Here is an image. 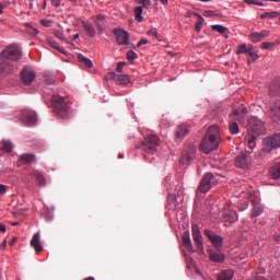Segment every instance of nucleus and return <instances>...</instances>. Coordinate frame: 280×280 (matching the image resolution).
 Here are the masks:
<instances>
[{
	"label": "nucleus",
	"mask_w": 280,
	"mask_h": 280,
	"mask_svg": "<svg viewBox=\"0 0 280 280\" xmlns=\"http://www.w3.org/2000/svg\"><path fill=\"white\" fill-rule=\"evenodd\" d=\"M218 148H220V126L213 125L209 127L208 132L201 140L199 150L205 154H211Z\"/></svg>",
	"instance_id": "f257e3e1"
},
{
	"label": "nucleus",
	"mask_w": 280,
	"mask_h": 280,
	"mask_svg": "<svg viewBox=\"0 0 280 280\" xmlns=\"http://www.w3.org/2000/svg\"><path fill=\"white\" fill-rule=\"evenodd\" d=\"M280 148V133H273L262 139V149L255 153L256 159H268L273 150Z\"/></svg>",
	"instance_id": "f03ea898"
},
{
	"label": "nucleus",
	"mask_w": 280,
	"mask_h": 280,
	"mask_svg": "<svg viewBox=\"0 0 280 280\" xmlns=\"http://www.w3.org/2000/svg\"><path fill=\"white\" fill-rule=\"evenodd\" d=\"M52 110L59 119H69L71 117V106H69V101L60 95H55L51 97Z\"/></svg>",
	"instance_id": "7ed1b4c3"
},
{
	"label": "nucleus",
	"mask_w": 280,
	"mask_h": 280,
	"mask_svg": "<svg viewBox=\"0 0 280 280\" xmlns=\"http://www.w3.org/2000/svg\"><path fill=\"white\" fill-rule=\"evenodd\" d=\"M218 183H220L219 175L206 173L199 182L196 196H200V194H209V191H211V189H213Z\"/></svg>",
	"instance_id": "20e7f679"
},
{
	"label": "nucleus",
	"mask_w": 280,
	"mask_h": 280,
	"mask_svg": "<svg viewBox=\"0 0 280 280\" xmlns=\"http://www.w3.org/2000/svg\"><path fill=\"white\" fill-rule=\"evenodd\" d=\"M159 145H161V139L159 136L151 133L144 137V140L138 147L142 152H147V154H154L156 150H159Z\"/></svg>",
	"instance_id": "39448f33"
},
{
	"label": "nucleus",
	"mask_w": 280,
	"mask_h": 280,
	"mask_svg": "<svg viewBox=\"0 0 280 280\" xmlns=\"http://www.w3.org/2000/svg\"><path fill=\"white\" fill-rule=\"evenodd\" d=\"M0 58L1 60H12L16 62L23 58V50H21V47L16 44L9 45L0 52Z\"/></svg>",
	"instance_id": "423d86ee"
},
{
	"label": "nucleus",
	"mask_w": 280,
	"mask_h": 280,
	"mask_svg": "<svg viewBox=\"0 0 280 280\" xmlns=\"http://www.w3.org/2000/svg\"><path fill=\"white\" fill-rule=\"evenodd\" d=\"M247 132L248 135H254L257 137L266 135V122L258 119L257 116H252L248 118Z\"/></svg>",
	"instance_id": "0eeeda50"
},
{
	"label": "nucleus",
	"mask_w": 280,
	"mask_h": 280,
	"mask_svg": "<svg viewBox=\"0 0 280 280\" xmlns=\"http://www.w3.org/2000/svg\"><path fill=\"white\" fill-rule=\"evenodd\" d=\"M196 159V147L194 143H189L182 152V158L179 160L180 165H191Z\"/></svg>",
	"instance_id": "6e6552de"
},
{
	"label": "nucleus",
	"mask_w": 280,
	"mask_h": 280,
	"mask_svg": "<svg viewBox=\"0 0 280 280\" xmlns=\"http://www.w3.org/2000/svg\"><path fill=\"white\" fill-rule=\"evenodd\" d=\"M20 119L28 127L36 126L38 124V115H36V112L27 108L22 110Z\"/></svg>",
	"instance_id": "1a4fd4ad"
},
{
	"label": "nucleus",
	"mask_w": 280,
	"mask_h": 280,
	"mask_svg": "<svg viewBox=\"0 0 280 280\" xmlns=\"http://www.w3.org/2000/svg\"><path fill=\"white\" fill-rule=\"evenodd\" d=\"M234 163L235 167H238L240 170H248V167H250V153L243 152L238 154Z\"/></svg>",
	"instance_id": "9d476101"
},
{
	"label": "nucleus",
	"mask_w": 280,
	"mask_h": 280,
	"mask_svg": "<svg viewBox=\"0 0 280 280\" xmlns=\"http://www.w3.org/2000/svg\"><path fill=\"white\" fill-rule=\"evenodd\" d=\"M268 117L275 124H279V121H280V101H275V102L270 103V107L268 110Z\"/></svg>",
	"instance_id": "9b49d317"
},
{
	"label": "nucleus",
	"mask_w": 280,
	"mask_h": 280,
	"mask_svg": "<svg viewBox=\"0 0 280 280\" xmlns=\"http://www.w3.org/2000/svg\"><path fill=\"white\" fill-rule=\"evenodd\" d=\"M106 79L115 80L117 84H124V85L130 84V75L121 74V72H118V73L115 71L108 72L106 75Z\"/></svg>",
	"instance_id": "f8f14e48"
},
{
	"label": "nucleus",
	"mask_w": 280,
	"mask_h": 280,
	"mask_svg": "<svg viewBox=\"0 0 280 280\" xmlns=\"http://www.w3.org/2000/svg\"><path fill=\"white\" fill-rule=\"evenodd\" d=\"M191 233L196 247L198 248V250L203 252L205 245L202 244V234L200 233V226H198V224H192Z\"/></svg>",
	"instance_id": "ddd939ff"
},
{
	"label": "nucleus",
	"mask_w": 280,
	"mask_h": 280,
	"mask_svg": "<svg viewBox=\"0 0 280 280\" xmlns=\"http://www.w3.org/2000/svg\"><path fill=\"white\" fill-rule=\"evenodd\" d=\"M114 34L118 45H130V34L124 28H115Z\"/></svg>",
	"instance_id": "4468645a"
},
{
	"label": "nucleus",
	"mask_w": 280,
	"mask_h": 280,
	"mask_svg": "<svg viewBox=\"0 0 280 280\" xmlns=\"http://www.w3.org/2000/svg\"><path fill=\"white\" fill-rule=\"evenodd\" d=\"M205 235L210 240L211 244H213L215 248H222V244L224 243V238H222V236L215 234L211 230H205Z\"/></svg>",
	"instance_id": "2eb2a0df"
},
{
	"label": "nucleus",
	"mask_w": 280,
	"mask_h": 280,
	"mask_svg": "<svg viewBox=\"0 0 280 280\" xmlns=\"http://www.w3.org/2000/svg\"><path fill=\"white\" fill-rule=\"evenodd\" d=\"M32 163H36V154L24 153L19 156L16 165L18 167H23V165H32Z\"/></svg>",
	"instance_id": "dca6fc26"
},
{
	"label": "nucleus",
	"mask_w": 280,
	"mask_h": 280,
	"mask_svg": "<svg viewBox=\"0 0 280 280\" xmlns=\"http://www.w3.org/2000/svg\"><path fill=\"white\" fill-rule=\"evenodd\" d=\"M30 244L31 248H33L37 255H40V253H43L44 247L43 243H40V232H37L33 235Z\"/></svg>",
	"instance_id": "f3484780"
},
{
	"label": "nucleus",
	"mask_w": 280,
	"mask_h": 280,
	"mask_svg": "<svg viewBox=\"0 0 280 280\" xmlns=\"http://www.w3.org/2000/svg\"><path fill=\"white\" fill-rule=\"evenodd\" d=\"M230 115L232 117H238V121H244L248 117V109L244 105H241L237 109H233Z\"/></svg>",
	"instance_id": "a211bd4d"
},
{
	"label": "nucleus",
	"mask_w": 280,
	"mask_h": 280,
	"mask_svg": "<svg viewBox=\"0 0 280 280\" xmlns=\"http://www.w3.org/2000/svg\"><path fill=\"white\" fill-rule=\"evenodd\" d=\"M186 135H189V127L185 124L177 126L175 131V141L184 140Z\"/></svg>",
	"instance_id": "6ab92c4d"
},
{
	"label": "nucleus",
	"mask_w": 280,
	"mask_h": 280,
	"mask_svg": "<svg viewBox=\"0 0 280 280\" xmlns=\"http://www.w3.org/2000/svg\"><path fill=\"white\" fill-rule=\"evenodd\" d=\"M20 78L22 80V84H25V86H30L32 82L36 79V73L32 71H22L20 74Z\"/></svg>",
	"instance_id": "aec40b11"
},
{
	"label": "nucleus",
	"mask_w": 280,
	"mask_h": 280,
	"mask_svg": "<svg viewBox=\"0 0 280 280\" xmlns=\"http://www.w3.org/2000/svg\"><path fill=\"white\" fill-rule=\"evenodd\" d=\"M222 218L225 220V222H229L230 224H235L237 222V211L235 210H225L223 211Z\"/></svg>",
	"instance_id": "412c9836"
},
{
	"label": "nucleus",
	"mask_w": 280,
	"mask_h": 280,
	"mask_svg": "<svg viewBox=\"0 0 280 280\" xmlns=\"http://www.w3.org/2000/svg\"><path fill=\"white\" fill-rule=\"evenodd\" d=\"M270 36L269 31H261L260 33L255 32L249 35V38L252 43H261L265 38H268Z\"/></svg>",
	"instance_id": "4be33fe9"
},
{
	"label": "nucleus",
	"mask_w": 280,
	"mask_h": 280,
	"mask_svg": "<svg viewBox=\"0 0 280 280\" xmlns=\"http://www.w3.org/2000/svg\"><path fill=\"white\" fill-rule=\"evenodd\" d=\"M269 93L275 97H280V78H277L271 82Z\"/></svg>",
	"instance_id": "5701e85b"
},
{
	"label": "nucleus",
	"mask_w": 280,
	"mask_h": 280,
	"mask_svg": "<svg viewBox=\"0 0 280 280\" xmlns=\"http://www.w3.org/2000/svg\"><path fill=\"white\" fill-rule=\"evenodd\" d=\"M209 259L214 264H224V254H222L221 252L211 250L209 253Z\"/></svg>",
	"instance_id": "b1692460"
},
{
	"label": "nucleus",
	"mask_w": 280,
	"mask_h": 280,
	"mask_svg": "<svg viewBox=\"0 0 280 280\" xmlns=\"http://www.w3.org/2000/svg\"><path fill=\"white\" fill-rule=\"evenodd\" d=\"M182 244L184 247H186L188 253H194V245L191 244L189 232L184 233V235L182 236Z\"/></svg>",
	"instance_id": "393cba45"
},
{
	"label": "nucleus",
	"mask_w": 280,
	"mask_h": 280,
	"mask_svg": "<svg viewBox=\"0 0 280 280\" xmlns=\"http://www.w3.org/2000/svg\"><path fill=\"white\" fill-rule=\"evenodd\" d=\"M269 176L273 180H279L280 178V162L276 163L269 168Z\"/></svg>",
	"instance_id": "a878e982"
},
{
	"label": "nucleus",
	"mask_w": 280,
	"mask_h": 280,
	"mask_svg": "<svg viewBox=\"0 0 280 280\" xmlns=\"http://www.w3.org/2000/svg\"><path fill=\"white\" fill-rule=\"evenodd\" d=\"M32 176H34L39 187H45V185H47V179H45V175H43V173L35 171L33 172Z\"/></svg>",
	"instance_id": "bb28decb"
},
{
	"label": "nucleus",
	"mask_w": 280,
	"mask_h": 280,
	"mask_svg": "<svg viewBox=\"0 0 280 280\" xmlns=\"http://www.w3.org/2000/svg\"><path fill=\"white\" fill-rule=\"evenodd\" d=\"M235 272L231 269H225L218 273V280H232Z\"/></svg>",
	"instance_id": "cd10ccee"
},
{
	"label": "nucleus",
	"mask_w": 280,
	"mask_h": 280,
	"mask_svg": "<svg viewBox=\"0 0 280 280\" xmlns=\"http://www.w3.org/2000/svg\"><path fill=\"white\" fill-rule=\"evenodd\" d=\"M82 25H83L88 36L90 38H95V34H97V32L95 31V26H93V24L88 23V22H82Z\"/></svg>",
	"instance_id": "c85d7f7f"
},
{
	"label": "nucleus",
	"mask_w": 280,
	"mask_h": 280,
	"mask_svg": "<svg viewBox=\"0 0 280 280\" xmlns=\"http://www.w3.org/2000/svg\"><path fill=\"white\" fill-rule=\"evenodd\" d=\"M177 206H178V200L176 199V195H174L172 192H168V195H167V207H168V209L174 211V209H176Z\"/></svg>",
	"instance_id": "c756f323"
},
{
	"label": "nucleus",
	"mask_w": 280,
	"mask_h": 280,
	"mask_svg": "<svg viewBox=\"0 0 280 280\" xmlns=\"http://www.w3.org/2000/svg\"><path fill=\"white\" fill-rule=\"evenodd\" d=\"M47 45H49V47H52V49H56L57 51H60V54H63V56H68L69 52L67 50H65V48H61L58 43H56V40L48 38L46 40Z\"/></svg>",
	"instance_id": "7c9ffc66"
},
{
	"label": "nucleus",
	"mask_w": 280,
	"mask_h": 280,
	"mask_svg": "<svg viewBox=\"0 0 280 280\" xmlns=\"http://www.w3.org/2000/svg\"><path fill=\"white\" fill-rule=\"evenodd\" d=\"M212 32H218L219 34H222V36H225V38H229V28L223 26V25H220V24H217V25H212Z\"/></svg>",
	"instance_id": "2f4dec72"
},
{
	"label": "nucleus",
	"mask_w": 280,
	"mask_h": 280,
	"mask_svg": "<svg viewBox=\"0 0 280 280\" xmlns=\"http://www.w3.org/2000/svg\"><path fill=\"white\" fill-rule=\"evenodd\" d=\"M194 16L198 18V22L196 23V26H195V32L200 34V32L202 30V25H205V18H202V15H200L198 13H194Z\"/></svg>",
	"instance_id": "473e14b6"
},
{
	"label": "nucleus",
	"mask_w": 280,
	"mask_h": 280,
	"mask_svg": "<svg viewBox=\"0 0 280 280\" xmlns=\"http://www.w3.org/2000/svg\"><path fill=\"white\" fill-rule=\"evenodd\" d=\"M78 60L81 62V65H85L88 69H93V61L91 59L84 57L83 55H78Z\"/></svg>",
	"instance_id": "72a5a7b5"
},
{
	"label": "nucleus",
	"mask_w": 280,
	"mask_h": 280,
	"mask_svg": "<svg viewBox=\"0 0 280 280\" xmlns=\"http://www.w3.org/2000/svg\"><path fill=\"white\" fill-rule=\"evenodd\" d=\"M133 12L136 21H138V23H143V15H141L143 14V7H136Z\"/></svg>",
	"instance_id": "f704fd0d"
},
{
	"label": "nucleus",
	"mask_w": 280,
	"mask_h": 280,
	"mask_svg": "<svg viewBox=\"0 0 280 280\" xmlns=\"http://www.w3.org/2000/svg\"><path fill=\"white\" fill-rule=\"evenodd\" d=\"M24 27L26 28V33L30 34L31 36H38V28L36 26H33L30 23H25Z\"/></svg>",
	"instance_id": "c9c22d12"
},
{
	"label": "nucleus",
	"mask_w": 280,
	"mask_h": 280,
	"mask_svg": "<svg viewBox=\"0 0 280 280\" xmlns=\"http://www.w3.org/2000/svg\"><path fill=\"white\" fill-rule=\"evenodd\" d=\"M14 70V66L8 60H3L0 62V71H12Z\"/></svg>",
	"instance_id": "e433bc0d"
},
{
	"label": "nucleus",
	"mask_w": 280,
	"mask_h": 280,
	"mask_svg": "<svg viewBox=\"0 0 280 280\" xmlns=\"http://www.w3.org/2000/svg\"><path fill=\"white\" fill-rule=\"evenodd\" d=\"M229 131L232 135H240V125L235 121H230L229 124Z\"/></svg>",
	"instance_id": "4c0bfd02"
},
{
	"label": "nucleus",
	"mask_w": 280,
	"mask_h": 280,
	"mask_svg": "<svg viewBox=\"0 0 280 280\" xmlns=\"http://www.w3.org/2000/svg\"><path fill=\"white\" fill-rule=\"evenodd\" d=\"M247 56H249L250 59H248V61L250 62H255V60H257V58H259V55H257V50H255V48L253 46L249 45V50L247 51Z\"/></svg>",
	"instance_id": "58836bf2"
},
{
	"label": "nucleus",
	"mask_w": 280,
	"mask_h": 280,
	"mask_svg": "<svg viewBox=\"0 0 280 280\" xmlns=\"http://www.w3.org/2000/svg\"><path fill=\"white\" fill-rule=\"evenodd\" d=\"M257 137H259V136L249 135V138L247 140V145H248L249 150H255V148L257 145V142H256Z\"/></svg>",
	"instance_id": "ea45409f"
},
{
	"label": "nucleus",
	"mask_w": 280,
	"mask_h": 280,
	"mask_svg": "<svg viewBox=\"0 0 280 280\" xmlns=\"http://www.w3.org/2000/svg\"><path fill=\"white\" fill-rule=\"evenodd\" d=\"M279 16V12L271 11V12H265L260 15V19H277Z\"/></svg>",
	"instance_id": "a19ab883"
},
{
	"label": "nucleus",
	"mask_w": 280,
	"mask_h": 280,
	"mask_svg": "<svg viewBox=\"0 0 280 280\" xmlns=\"http://www.w3.org/2000/svg\"><path fill=\"white\" fill-rule=\"evenodd\" d=\"M1 150L3 152H12V142L7 141V140L2 141Z\"/></svg>",
	"instance_id": "79ce46f5"
},
{
	"label": "nucleus",
	"mask_w": 280,
	"mask_h": 280,
	"mask_svg": "<svg viewBox=\"0 0 280 280\" xmlns=\"http://www.w3.org/2000/svg\"><path fill=\"white\" fill-rule=\"evenodd\" d=\"M250 49V45L249 46H246V44H242L241 46H238L237 50H236V54L240 55V54H248Z\"/></svg>",
	"instance_id": "37998d69"
},
{
	"label": "nucleus",
	"mask_w": 280,
	"mask_h": 280,
	"mask_svg": "<svg viewBox=\"0 0 280 280\" xmlns=\"http://www.w3.org/2000/svg\"><path fill=\"white\" fill-rule=\"evenodd\" d=\"M264 213V210L260 207H254L252 211V218H259Z\"/></svg>",
	"instance_id": "c03bdc74"
},
{
	"label": "nucleus",
	"mask_w": 280,
	"mask_h": 280,
	"mask_svg": "<svg viewBox=\"0 0 280 280\" xmlns=\"http://www.w3.org/2000/svg\"><path fill=\"white\" fill-rule=\"evenodd\" d=\"M135 1L136 3H139L140 5L145 8V10H149V8L152 5V1L150 0H135Z\"/></svg>",
	"instance_id": "a18cd8bd"
},
{
	"label": "nucleus",
	"mask_w": 280,
	"mask_h": 280,
	"mask_svg": "<svg viewBox=\"0 0 280 280\" xmlns=\"http://www.w3.org/2000/svg\"><path fill=\"white\" fill-rule=\"evenodd\" d=\"M137 59V52L135 50L127 51V60H135Z\"/></svg>",
	"instance_id": "49530a36"
},
{
	"label": "nucleus",
	"mask_w": 280,
	"mask_h": 280,
	"mask_svg": "<svg viewBox=\"0 0 280 280\" xmlns=\"http://www.w3.org/2000/svg\"><path fill=\"white\" fill-rule=\"evenodd\" d=\"M149 36H154V38H159V31H156V28H151L148 32Z\"/></svg>",
	"instance_id": "de8ad7c7"
},
{
	"label": "nucleus",
	"mask_w": 280,
	"mask_h": 280,
	"mask_svg": "<svg viewBox=\"0 0 280 280\" xmlns=\"http://www.w3.org/2000/svg\"><path fill=\"white\" fill-rule=\"evenodd\" d=\"M261 45H262V49H270V47H275V43H270V42H264Z\"/></svg>",
	"instance_id": "09e8293b"
},
{
	"label": "nucleus",
	"mask_w": 280,
	"mask_h": 280,
	"mask_svg": "<svg viewBox=\"0 0 280 280\" xmlns=\"http://www.w3.org/2000/svg\"><path fill=\"white\" fill-rule=\"evenodd\" d=\"M40 25H43L44 27H51V21L40 20Z\"/></svg>",
	"instance_id": "8fccbe9b"
},
{
	"label": "nucleus",
	"mask_w": 280,
	"mask_h": 280,
	"mask_svg": "<svg viewBox=\"0 0 280 280\" xmlns=\"http://www.w3.org/2000/svg\"><path fill=\"white\" fill-rule=\"evenodd\" d=\"M124 67H126V62L125 61L118 62V65L116 67V71H124Z\"/></svg>",
	"instance_id": "3c124183"
},
{
	"label": "nucleus",
	"mask_w": 280,
	"mask_h": 280,
	"mask_svg": "<svg viewBox=\"0 0 280 280\" xmlns=\"http://www.w3.org/2000/svg\"><path fill=\"white\" fill-rule=\"evenodd\" d=\"M148 39H145V38H142V39H140L139 42H138V44H137V47H141L142 45H148Z\"/></svg>",
	"instance_id": "603ef678"
},
{
	"label": "nucleus",
	"mask_w": 280,
	"mask_h": 280,
	"mask_svg": "<svg viewBox=\"0 0 280 280\" xmlns=\"http://www.w3.org/2000/svg\"><path fill=\"white\" fill-rule=\"evenodd\" d=\"M5 191H8L7 188H5V185L0 184V195L5 194Z\"/></svg>",
	"instance_id": "864d4df0"
},
{
	"label": "nucleus",
	"mask_w": 280,
	"mask_h": 280,
	"mask_svg": "<svg viewBox=\"0 0 280 280\" xmlns=\"http://www.w3.org/2000/svg\"><path fill=\"white\" fill-rule=\"evenodd\" d=\"M203 15L205 16H214V11H211V10L205 11Z\"/></svg>",
	"instance_id": "5fc2aeb1"
},
{
	"label": "nucleus",
	"mask_w": 280,
	"mask_h": 280,
	"mask_svg": "<svg viewBox=\"0 0 280 280\" xmlns=\"http://www.w3.org/2000/svg\"><path fill=\"white\" fill-rule=\"evenodd\" d=\"M51 5H54L55 8L60 7V0H51Z\"/></svg>",
	"instance_id": "6e6d98bb"
},
{
	"label": "nucleus",
	"mask_w": 280,
	"mask_h": 280,
	"mask_svg": "<svg viewBox=\"0 0 280 280\" xmlns=\"http://www.w3.org/2000/svg\"><path fill=\"white\" fill-rule=\"evenodd\" d=\"M252 5H264V2L259 0H252Z\"/></svg>",
	"instance_id": "4d7b16f0"
},
{
	"label": "nucleus",
	"mask_w": 280,
	"mask_h": 280,
	"mask_svg": "<svg viewBox=\"0 0 280 280\" xmlns=\"http://www.w3.org/2000/svg\"><path fill=\"white\" fill-rule=\"evenodd\" d=\"M45 83L46 84H56V80H54V79H46Z\"/></svg>",
	"instance_id": "13d9d810"
},
{
	"label": "nucleus",
	"mask_w": 280,
	"mask_h": 280,
	"mask_svg": "<svg viewBox=\"0 0 280 280\" xmlns=\"http://www.w3.org/2000/svg\"><path fill=\"white\" fill-rule=\"evenodd\" d=\"M96 21H106V16L100 14V15L96 16Z\"/></svg>",
	"instance_id": "bf43d9fd"
},
{
	"label": "nucleus",
	"mask_w": 280,
	"mask_h": 280,
	"mask_svg": "<svg viewBox=\"0 0 280 280\" xmlns=\"http://www.w3.org/2000/svg\"><path fill=\"white\" fill-rule=\"evenodd\" d=\"M0 233H5V224L0 223Z\"/></svg>",
	"instance_id": "052dcab7"
},
{
	"label": "nucleus",
	"mask_w": 280,
	"mask_h": 280,
	"mask_svg": "<svg viewBox=\"0 0 280 280\" xmlns=\"http://www.w3.org/2000/svg\"><path fill=\"white\" fill-rule=\"evenodd\" d=\"M96 27L98 32H104V27H102V24H100V22H96Z\"/></svg>",
	"instance_id": "680f3d73"
},
{
	"label": "nucleus",
	"mask_w": 280,
	"mask_h": 280,
	"mask_svg": "<svg viewBox=\"0 0 280 280\" xmlns=\"http://www.w3.org/2000/svg\"><path fill=\"white\" fill-rule=\"evenodd\" d=\"M19 238L16 237V236H14L12 240H11V242H10V246H14V244H16V241H18Z\"/></svg>",
	"instance_id": "e2e57ef3"
},
{
	"label": "nucleus",
	"mask_w": 280,
	"mask_h": 280,
	"mask_svg": "<svg viewBox=\"0 0 280 280\" xmlns=\"http://www.w3.org/2000/svg\"><path fill=\"white\" fill-rule=\"evenodd\" d=\"M32 66H24L22 71H32Z\"/></svg>",
	"instance_id": "0e129e2a"
},
{
	"label": "nucleus",
	"mask_w": 280,
	"mask_h": 280,
	"mask_svg": "<svg viewBox=\"0 0 280 280\" xmlns=\"http://www.w3.org/2000/svg\"><path fill=\"white\" fill-rule=\"evenodd\" d=\"M160 1H161V3H162L163 5H167V3H170L168 0H160Z\"/></svg>",
	"instance_id": "69168bd1"
},
{
	"label": "nucleus",
	"mask_w": 280,
	"mask_h": 280,
	"mask_svg": "<svg viewBox=\"0 0 280 280\" xmlns=\"http://www.w3.org/2000/svg\"><path fill=\"white\" fill-rule=\"evenodd\" d=\"M78 38H80V34H74V35H73V39H74V40H78Z\"/></svg>",
	"instance_id": "338daca9"
},
{
	"label": "nucleus",
	"mask_w": 280,
	"mask_h": 280,
	"mask_svg": "<svg viewBox=\"0 0 280 280\" xmlns=\"http://www.w3.org/2000/svg\"><path fill=\"white\" fill-rule=\"evenodd\" d=\"M5 246H7V243H5V241L0 245V248H5Z\"/></svg>",
	"instance_id": "774afa93"
}]
</instances>
